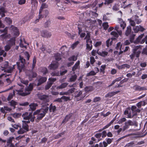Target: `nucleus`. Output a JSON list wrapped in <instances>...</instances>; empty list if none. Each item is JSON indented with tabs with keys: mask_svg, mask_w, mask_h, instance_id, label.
I'll return each mask as SVG.
<instances>
[{
	"mask_svg": "<svg viewBox=\"0 0 147 147\" xmlns=\"http://www.w3.org/2000/svg\"><path fill=\"white\" fill-rule=\"evenodd\" d=\"M55 60L58 61L61 59V55L59 53H56L55 55Z\"/></svg>",
	"mask_w": 147,
	"mask_h": 147,
	"instance_id": "46",
	"label": "nucleus"
},
{
	"mask_svg": "<svg viewBox=\"0 0 147 147\" xmlns=\"http://www.w3.org/2000/svg\"><path fill=\"white\" fill-rule=\"evenodd\" d=\"M65 33L69 38H70L71 39H73L74 37L75 36L74 35H72L70 33L67 32H65Z\"/></svg>",
	"mask_w": 147,
	"mask_h": 147,
	"instance_id": "63",
	"label": "nucleus"
},
{
	"mask_svg": "<svg viewBox=\"0 0 147 147\" xmlns=\"http://www.w3.org/2000/svg\"><path fill=\"white\" fill-rule=\"evenodd\" d=\"M49 14V11L47 9L45 10L39 9V17L40 18H46Z\"/></svg>",
	"mask_w": 147,
	"mask_h": 147,
	"instance_id": "9",
	"label": "nucleus"
},
{
	"mask_svg": "<svg viewBox=\"0 0 147 147\" xmlns=\"http://www.w3.org/2000/svg\"><path fill=\"white\" fill-rule=\"evenodd\" d=\"M86 49L88 51H90L92 48V41L90 40V42H86Z\"/></svg>",
	"mask_w": 147,
	"mask_h": 147,
	"instance_id": "23",
	"label": "nucleus"
},
{
	"mask_svg": "<svg viewBox=\"0 0 147 147\" xmlns=\"http://www.w3.org/2000/svg\"><path fill=\"white\" fill-rule=\"evenodd\" d=\"M22 128L27 131H29V126L28 124L22 122Z\"/></svg>",
	"mask_w": 147,
	"mask_h": 147,
	"instance_id": "39",
	"label": "nucleus"
},
{
	"mask_svg": "<svg viewBox=\"0 0 147 147\" xmlns=\"http://www.w3.org/2000/svg\"><path fill=\"white\" fill-rule=\"evenodd\" d=\"M136 145L135 142L134 141H131L129 143L127 144L124 146V147H132Z\"/></svg>",
	"mask_w": 147,
	"mask_h": 147,
	"instance_id": "37",
	"label": "nucleus"
},
{
	"mask_svg": "<svg viewBox=\"0 0 147 147\" xmlns=\"http://www.w3.org/2000/svg\"><path fill=\"white\" fill-rule=\"evenodd\" d=\"M129 111L128 114L127 115V117H126L127 118H132L133 117H132V111L131 110V109H130V108L129 109Z\"/></svg>",
	"mask_w": 147,
	"mask_h": 147,
	"instance_id": "59",
	"label": "nucleus"
},
{
	"mask_svg": "<svg viewBox=\"0 0 147 147\" xmlns=\"http://www.w3.org/2000/svg\"><path fill=\"white\" fill-rule=\"evenodd\" d=\"M80 42L79 41H77L73 43L71 46V48L73 49H74L77 46V45Z\"/></svg>",
	"mask_w": 147,
	"mask_h": 147,
	"instance_id": "51",
	"label": "nucleus"
},
{
	"mask_svg": "<svg viewBox=\"0 0 147 147\" xmlns=\"http://www.w3.org/2000/svg\"><path fill=\"white\" fill-rule=\"evenodd\" d=\"M91 34L90 32H88L87 33L86 35V36L84 39H86V42H90V40H91Z\"/></svg>",
	"mask_w": 147,
	"mask_h": 147,
	"instance_id": "32",
	"label": "nucleus"
},
{
	"mask_svg": "<svg viewBox=\"0 0 147 147\" xmlns=\"http://www.w3.org/2000/svg\"><path fill=\"white\" fill-rule=\"evenodd\" d=\"M49 110V107H46L45 108H41L37 110L33 113V116L36 115L37 119L41 120L45 116L46 113H47Z\"/></svg>",
	"mask_w": 147,
	"mask_h": 147,
	"instance_id": "1",
	"label": "nucleus"
},
{
	"mask_svg": "<svg viewBox=\"0 0 147 147\" xmlns=\"http://www.w3.org/2000/svg\"><path fill=\"white\" fill-rule=\"evenodd\" d=\"M113 42V38L109 39L106 41V45L107 47L112 45Z\"/></svg>",
	"mask_w": 147,
	"mask_h": 147,
	"instance_id": "40",
	"label": "nucleus"
},
{
	"mask_svg": "<svg viewBox=\"0 0 147 147\" xmlns=\"http://www.w3.org/2000/svg\"><path fill=\"white\" fill-rule=\"evenodd\" d=\"M98 51H97V54L103 57H105L108 54V53L107 52L102 51V52H98Z\"/></svg>",
	"mask_w": 147,
	"mask_h": 147,
	"instance_id": "36",
	"label": "nucleus"
},
{
	"mask_svg": "<svg viewBox=\"0 0 147 147\" xmlns=\"http://www.w3.org/2000/svg\"><path fill=\"white\" fill-rule=\"evenodd\" d=\"M41 36L43 37H50L51 36V32H48L47 30H42L41 32Z\"/></svg>",
	"mask_w": 147,
	"mask_h": 147,
	"instance_id": "14",
	"label": "nucleus"
},
{
	"mask_svg": "<svg viewBox=\"0 0 147 147\" xmlns=\"http://www.w3.org/2000/svg\"><path fill=\"white\" fill-rule=\"evenodd\" d=\"M102 2H103L102 0H95L93 3L92 6L93 7H95L97 4H98V3H101Z\"/></svg>",
	"mask_w": 147,
	"mask_h": 147,
	"instance_id": "41",
	"label": "nucleus"
},
{
	"mask_svg": "<svg viewBox=\"0 0 147 147\" xmlns=\"http://www.w3.org/2000/svg\"><path fill=\"white\" fill-rule=\"evenodd\" d=\"M131 110L132 111V117H133L136 116L137 115L138 113H140V110L138 108H137L136 106H132L131 107Z\"/></svg>",
	"mask_w": 147,
	"mask_h": 147,
	"instance_id": "11",
	"label": "nucleus"
},
{
	"mask_svg": "<svg viewBox=\"0 0 147 147\" xmlns=\"http://www.w3.org/2000/svg\"><path fill=\"white\" fill-rule=\"evenodd\" d=\"M126 119L125 118H122L119 120V121H118V123L119 124H121L123 122H125L126 121Z\"/></svg>",
	"mask_w": 147,
	"mask_h": 147,
	"instance_id": "64",
	"label": "nucleus"
},
{
	"mask_svg": "<svg viewBox=\"0 0 147 147\" xmlns=\"http://www.w3.org/2000/svg\"><path fill=\"white\" fill-rule=\"evenodd\" d=\"M105 140L106 142L104 141L99 143V147H107L108 144H110L112 142L113 138H106Z\"/></svg>",
	"mask_w": 147,
	"mask_h": 147,
	"instance_id": "7",
	"label": "nucleus"
},
{
	"mask_svg": "<svg viewBox=\"0 0 147 147\" xmlns=\"http://www.w3.org/2000/svg\"><path fill=\"white\" fill-rule=\"evenodd\" d=\"M48 5L45 3H43L42 4L40 9V10H43V9L47 8L48 7Z\"/></svg>",
	"mask_w": 147,
	"mask_h": 147,
	"instance_id": "52",
	"label": "nucleus"
},
{
	"mask_svg": "<svg viewBox=\"0 0 147 147\" xmlns=\"http://www.w3.org/2000/svg\"><path fill=\"white\" fill-rule=\"evenodd\" d=\"M84 90L86 93L91 92L93 90V87L92 86H86Z\"/></svg>",
	"mask_w": 147,
	"mask_h": 147,
	"instance_id": "27",
	"label": "nucleus"
},
{
	"mask_svg": "<svg viewBox=\"0 0 147 147\" xmlns=\"http://www.w3.org/2000/svg\"><path fill=\"white\" fill-rule=\"evenodd\" d=\"M119 92V91H117L115 92H109L108 94L105 95V97L106 98L111 97L118 93Z\"/></svg>",
	"mask_w": 147,
	"mask_h": 147,
	"instance_id": "22",
	"label": "nucleus"
},
{
	"mask_svg": "<svg viewBox=\"0 0 147 147\" xmlns=\"http://www.w3.org/2000/svg\"><path fill=\"white\" fill-rule=\"evenodd\" d=\"M140 55V52L138 51L136 53L133 51V53L129 55L130 59L132 60H133L135 57L136 58H138Z\"/></svg>",
	"mask_w": 147,
	"mask_h": 147,
	"instance_id": "18",
	"label": "nucleus"
},
{
	"mask_svg": "<svg viewBox=\"0 0 147 147\" xmlns=\"http://www.w3.org/2000/svg\"><path fill=\"white\" fill-rule=\"evenodd\" d=\"M11 106L13 107L14 108H16V106L17 105V102L13 100H12L10 102Z\"/></svg>",
	"mask_w": 147,
	"mask_h": 147,
	"instance_id": "49",
	"label": "nucleus"
},
{
	"mask_svg": "<svg viewBox=\"0 0 147 147\" xmlns=\"http://www.w3.org/2000/svg\"><path fill=\"white\" fill-rule=\"evenodd\" d=\"M6 53L5 52L4 50H2L0 51V56L3 55V56L5 57L6 56Z\"/></svg>",
	"mask_w": 147,
	"mask_h": 147,
	"instance_id": "58",
	"label": "nucleus"
},
{
	"mask_svg": "<svg viewBox=\"0 0 147 147\" xmlns=\"http://www.w3.org/2000/svg\"><path fill=\"white\" fill-rule=\"evenodd\" d=\"M131 27L129 26L127 27V30L125 31V34L126 36H128L129 35H130L131 33Z\"/></svg>",
	"mask_w": 147,
	"mask_h": 147,
	"instance_id": "28",
	"label": "nucleus"
},
{
	"mask_svg": "<svg viewBox=\"0 0 147 147\" xmlns=\"http://www.w3.org/2000/svg\"><path fill=\"white\" fill-rule=\"evenodd\" d=\"M33 88V84L32 83H30L28 86L25 89V92H23L22 91L19 90L18 91V93L20 95L22 96H25L30 94Z\"/></svg>",
	"mask_w": 147,
	"mask_h": 147,
	"instance_id": "2",
	"label": "nucleus"
},
{
	"mask_svg": "<svg viewBox=\"0 0 147 147\" xmlns=\"http://www.w3.org/2000/svg\"><path fill=\"white\" fill-rule=\"evenodd\" d=\"M130 125H134L136 127L138 126V123L136 121L133 122L132 121L129 120L124 123V125L123 127V131H124L129 128Z\"/></svg>",
	"mask_w": 147,
	"mask_h": 147,
	"instance_id": "5",
	"label": "nucleus"
},
{
	"mask_svg": "<svg viewBox=\"0 0 147 147\" xmlns=\"http://www.w3.org/2000/svg\"><path fill=\"white\" fill-rule=\"evenodd\" d=\"M106 67V65L105 64L102 65L101 66V68L100 69V73L104 74L105 73V70Z\"/></svg>",
	"mask_w": 147,
	"mask_h": 147,
	"instance_id": "44",
	"label": "nucleus"
},
{
	"mask_svg": "<svg viewBox=\"0 0 147 147\" xmlns=\"http://www.w3.org/2000/svg\"><path fill=\"white\" fill-rule=\"evenodd\" d=\"M59 66V63L57 62H52L49 65L50 69H57Z\"/></svg>",
	"mask_w": 147,
	"mask_h": 147,
	"instance_id": "15",
	"label": "nucleus"
},
{
	"mask_svg": "<svg viewBox=\"0 0 147 147\" xmlns=\"http://www.w3.org/2000/svg\"><path fill=\"white\" fill-rule=\"evenodd\" d=\"M11 46L9 45V44L7 45L4 47L5 50L6 51H9L11 49Z\"/></svg>",
	"mask_w": 147,
	"mask_h": 147,
	"instance_id": "61",
	"label": "nucleus"
},
{
	"mask_svg": "<svg viewBox=\"0 0 147 147\" xmlns=\"http://www.w3.org/2000/svg\"><path fill=\"white\" fill-rule=\"evenodd\" d=\"M15 91L13 90V92L10 93L9 94L7 98V100L8 101L10 100L12 98L13 96L15 95Z\"/></svg>",
	"mask_w": 147,
	"mask_h": 147,
	"instance_id": "38",
	"label": "nucleus"
},
{
	"mask_svg": "<svg viewBox=\"0 0 147 147\" xmlns=\"http://www.w3.org/2000/svg\"><path fill=\"white\" fill-rule=\"evenodd\" d=\"M78 59L77 56H75L73 55L68 58V60L69 61H76Z\"/></svg>",
	"mask_w": 147,
	"mask_h": 147,
	"instance_id": "35",
	"label": "nucleus"
},
{
	"mask_svg": "<svg viewBox=\"0 0 147 147\" xmlns=\"http://www.w3.org/2000/svg\"><path fill=\"white\" fill-rule=\"evenodd\" d=\"M5 20L6 22L9 24L10 25L11 24L12 21V20L9 18L6 17Z\"/></svg>",
	"mask_w": 147,
	"mask_h": 147,
	"instance_id": "54",
	"label": "nucleus"
},
{
	"mask_svg": "<svg viewBox=\"0 0 147 147\" xmlns=\"http://www.w3.org/2000/svg\"><path fill=\"white\" fill-rule=\"evenodd\" d=\"M102 26L103 27L104 30H107L109 27L108 23L107 22H104L102 24Z\"/></svg>",
	"mask_w": 147,
	"mask_h": 147,
	"instance_id": "57",
	"label": "nucleus"
},
{
	"mask_svg": "<svg viewBox=\"0 0 147 147\" xmlns=\"http://www.w3.org/2000/svg\"><path fill=\"white\" fill-rule=\"evenodd\" d=\"M72 114L70 113L68 115H66L65 117L64 118L63 121H62V123H65L66 122L68 121L69 119L72 117Z\"/></svg>",
	"mask_w": 147,
	"mask_h": 147,
	"instance_id": "20",
	"label": "nucleus"
},
{
	"mask_svg": "<svg viewBox=\"0 0 147 147\" xmlns=\"http://www.w3.org/2000/svg\"><path fill=\"white\" fill-rule=\"evenodd\" d=\"M38 106L36 103H31L30 105V109L29 110H31L32 111L35 110L36 108V107Z\"/></svg>",
	"mask_w": 147,
	"mask_h": 147,
	"instance_id": "26",
	"label": "nucleus"
},
{
	"mask_svg": "<svg viewBox=\"0 0 147 147\" xmlns=\"http://www.w3.org/2000/svg\"><path fill=\"white\" fill-rule=\"evenodd\" d=\"M14 139V137H10L7 140V144H13L12 143V140Z\"/></svg>",
	"mask_w": 147,
	"mask_h": 147,
	"instance_id": "50",
	"label": "nucleus"
},
{
	"mask_svg": "<svg viewBox=\"0 0 147 147\" xmlns=\"http://www.w3.org/2000/svg\"><path fill=\"white\" fill-rule=\"evenodd\" d=\"M111 35H113L116 38H117L119 36V35L115 31H112L111 32Z\"/></svg>",
	"mask_w": 147,
	"mask_h": 147,
	"instance_id": "60",
	"label": "nucleus"
},
{
	"mask_svg": "<svg viewBox=\"0 0 147 147\" xmlns=\"http://www.w3.org/2000/svg\"><path fill=\"white\" fill-rule=\"evenodd\" d=\"M122 47V45H121V42H119L118 43L116 47V49L117 50L120 49V50H121Z\"/></svg>",
	"mask_w": 147,
	"mask_h": 147,
	"instance_id": "53",
	"label": "nucleus"
},
{
	"mask_svg": "<svg viewBox=\"0 0 147 147\" xmlns=\"http://www.w3.org/2000/svg\"><path fill=\"white\" fill-rule=\"evenodd\" d=\"M13 31L14 32V34L15 36H18L19 35L18 29L16 27H14L12 28Z\"/></svg>",
	"mask_w": 147,
	"mask_h": 147,
	"instance_id": "34",
	"label": "nucleus"
},
{
	"mask_svg": "<svg viewBox=\"0 0 147 147\" xmlns=\"http://www.w3.org/2000/svg\"><path fill=\"white\" fill-rule=\"evenodd\" d=\"M133 89L136 91H140L147 90L145 87H141L138 85H135L133 87Z\"/></svg>",
	"mask_w": 147,
	"mask_h": 147,
	"instance_id": "12",
	"label": "nucleus"
},
{
	"mask_svg": "<svg viewBox=\"0 0 147 147\" xmlns=\"http://www.w3.org/2000/svg\"><path fill=\"white\" fill-rule=\"evenodd\" d=\"M77 76L76 75L72 76L70 78L69 81L70 82H74L76 80Z\"/></svg>",
	"mask_w": 147,
	"mask_h": 147,
	"instance_id": "45",
	"label": "nucleus"
},
{
	"mask_svg": "<svg viewBox=\"0 0 147 147\" xmlns=\"http://www.w3.org/2000/svg\"><path fill=\"white\" fill-rule=\"evenodd\" d=\"M101 137L102 138H105L107 135V131L106 130H104L102 131V132L101 133Z\"/></svg>",
	"mask_w": 147,
	"mask_h": 147,
	"instance_id": "62",
	"label": "nucleus"
},
{
	"mask_svg": "<svg viewBox=\"0 0 147 147\" xmlns=\"http://www.w3.org/2000/svg\"><path fill=\"white\" fill-rule=\"evenodd\" d=\"M27 132L24 129L21 127L20 128V129L18 131V134H23L24 133Z\"/></svg>",
	"mask_w": 147,
	"mask_h": 147,
	"instance_id": "48",
	"label": "nucleus"
},
{
	"mask_svg": "<svg viewBox=\"0 0 147 147\" xmlns=\"http://www.w3.org/2000/svg\"><path fill=\"white\" fill-rule=\"evenodd\" d=\"M80 61H78L75 64L72 68V70L73 71H75L77 68L78 66L80 64Z\"/></svg>",
	"mask_w": 147,
	"mask_h": 147,
	"instance_id": "42",
	"label": "nucleus"
},
{
	"mask_svg": "<svg viewBox=\"0 0 147 147\" xmlns=\"http://www.w3.org/2000/svg\"><path fill=\"white\" fill-rule=\"evenodd\" d=\"M82 94V91L78 90L74 92V94H72L75 98H76V100L79 101L82 99V97L80 96Z\"/></svg>",
	"mask_w": 147,
	"mask_h": 147,
	"instance_id": "8",
	"label": "nucleus"
},
{
	"mask_svg": "<svg viewBox=\"0 0 147 147\" xmlns=\"http://www.w3.org/2000/svg\"><path fill=\"white\" fill-rule=\"evenodd\" d=\"M38 98L40 100L41 102L42 103L41 105L45 104V105L47 106L49 105V104L47 103L49 102V96L46 95H40L38 96ZM44 105H43V106Z\"/></svg>",
	"mask_w": 147,
	"mask_h": 147,
	"instance_id": "4",
	"label": "nucleus"
},
{
	"mask_svg": "<svg viewBox=\"0 0 147 147\" xmlns=\"http://www.w3.org/2000/svg\"><path fill=\"white\" fill-rule=\"evenodd\" d=\"M49 111L50 112H52L53 113H54L56 111V107L55 105H53V104L51 103L49 108Z\"/></svg>",
	"mask_w": 147,
	"mask_h": 147,
	"instance_id": "21",
	"label": "nucleus"
},
{
	"mask_svg": "<svg viewBox=\"0 0 147 147\" xmlns=\"http://www.w3.org/2000/svg\"><path fill=\"white\" fill-rule=\"evenodd\" d=\"M40 71L43 73L44 75H45L48 73V71L46 67H41L40 68Z\"/></svg>",
	"mask_w": 147,
	"mask_h": 147,
	"instance_id": "29",
	"label": "nucleus"
},
{
	"mask_svg": "<svg viewBox=\"0 0 147 147\" xmlns=\"http://www.w3.org/2000/svg\"><path fill=\"white\" fill-rule=\"evenodd\" d=\"M134 20L135 23H136L137 24H139L142 22L141 20L139 18V16L137 15H135Z\"/></svg>",
	"mask_w": 147,
	"mask_h": 147,
	"instance_id": "30",
	"label": "nucleus"
},
{
	"mask_svg": "<svg viewBox=\"0 0 147 147\" xmlns=\"http://www.w3.org/2000/svg\"><path fill=\"white\" fill-rule=\"evenodd\" d=\"M16 64H17L18 68L19 70V72H21L22 70H24V68L25 65L24 64H23L22 62H17Z\"/></svg>",
	"mask_w": 147,
	"mask_h": 147,
	"instance_id": "16",
	"label": "nucleus"
},
{
	"mask_svg": "<svg viewBox=\"0 0 147 147\" xmlns=\"http://www.w3.org/2000/svg\"><path fill=\"white\" fill-rule=\"evenodd\" d=\"M16 39L15 38H12L7 42V44L11 47L13 45H15Z\"/></svg>",
	"mask_w": 147,
	"mask_h": 147,
	"instance_id": "25",
	"label": "nucleus"
},
{
	"mask_svg": "<svg viewBox=\"0 0 147 147\" xmlns=\"http://www.w3.org/2000/svg\"><path fill=\"white\" fill-rule=\"evenodd\" d=\"M22 117L23 118V119L26 120H30V121L32 122L34 121L35 117L34 116H33L32 113H30L29 114L28 112H25L23 114Z\"/></svg>",
	"mask_w": 147,
	"mask_h": 147,
	"instance_id": "6",
	"label": "nucleus"
},
{
	"mask_svg": "<svg viewBox=\"0 0 147 147\" xmlns=\"http://www.w3.org/2000/svg\"><path fill=\"white\" fill-rule=\"evenodd\" d=\"M52 84V83L50 82H48L47 84L45 86V89L46 90L49 89L51 87Z\"/></svg>",
	"mask_w": 147,
	"mask_h": 147,
	"instance_id": "56",
	"label": "nucleus"
},
{
	"mask_svg": "<svg viewBox=\"0 0 147 147\" xmlns=\"http://www.w3.org/2000/svg\"><path fill=\"white\" fill-rule=\"evenodd\" d=\"M144 35V34H142L139 36L134 41V43H140L141 44H143L146 41V40L144 38L142 39L141 40L143 37Z\"/></svg>",
	"mask_w": 147,
	"mask_h": 147,
	"instance_id": "10",
	"label": "nucleus"
},
{
	"mask_svg": "<svg viewBox=\"0 0 147 147\" xmlns=\"http://www.w3.org/2000/svg\"><path fill=\"white\" fill-rule=\"evenodd\" d=\"M31 4L32 5V8L33 7L34 9H36L38 5V1L37 0H31Z\"/></svg>",
	"mask_w": 147,
	"mask_h": 147,
	"instance_id": "24",
	"label": "nucleus"
},
{
	"mask_svg": "<svg viewBox=\"0 0 147 147\" xmlns=\"http://www.w3.org/2000/svg\"><path fill=\"white\" fill-rule=\"evenodd\" d=\"M62 100H63L64 101H70L71 100L70 98V97L67 96H63L61 97Z\"/></svg>",
	"mask_w": 147,
	"mask_h": 147,
	"instance_id": "47",
	"label": "nucleus"
},
{
	"mask_svg": "<svg viewBox=\"0 0 147 147\" xmlns=\"http://www.w3.org/2000/svg\"><path fill=\"white\" fill-rule=\"evenodd\" d=\"M142 46L139 45L135 46L133 49V51L136 53L138 51L140 52V54L141 53V50Z\"/></svg>",
	"mask_w": 147,
	"mask_h": 147,
	"instance_id": "19",
	"label": "nucleus"
},
{
	"mask_svg": "<svg viewBox=\"0 0 147 147\" xmlns=\"http://www.w3.org/2000/svg\"><path fill=\"white\" fill-rule=\"evenodd\" d=\"M145 29L140 25L136 26L133 29L135 32L137 33L139 31L143 32Z\"/></svg>",
	"mask_w": 147,
	"mask_h": 147,
	"instance_id": "17",
	"label": "nucleus"
},
{
	"mask_svg": "<svg viewBox=\"0 0 147 147\" xmlns=\"http://www.w3.org/2000/svg\"><path fill=\"white\" fill-rule=\"evenodd\" d=\"M37 75V74L36 73L32 71L30 72V73L28 74L29 78L31 79L36 78Z\"/></svg>",
	"mask_w": 147,
	"mask_h": 147,
	"instance_id": "31",
	"label": "nucleus"
},
{
	"mask_svg": "<svg viewBox=\"0 0 147 147\" xmlns=\"http://www.w3.org/2000/svg\"><path fill=\"white\" fill-rule=\"evenodd\" d=\"M15 65L13 66H9L8 61H5L3 63L1 64V67L2 68L5 69V71L8 73H11L13 69H15Z\"/></svg>",
	"mask_w": 147,
	"mask_h": 147,
	"instance_id": "3",
	"label": "nucleus"
},
{
	"mask_svg": "<svg viewBox=\"0 0 147 147\" xmlns=\"http://www.w3.org/2000/svg\"><path fill=\"white\" fill-rule=\"evenodd\" d=\"M68 83L67 82L62 83L61 84L57 87V88L59 89H63L67 87Z\"/></svg>",
	"mask_w": 147,
	"mask_h": 147,
	"instance_id": "33",
	"label": "nucleus"
},
{
	"mask_svg": "<svg viewBox=\"0 0 147 147\" xmlns=\"http://www.w3.org/2000/svg\"><path fill=\"white\" fill-rule=\"evenodd\" d=\"M12 126L14 127L16 129H18V127L20 128L21 127V125L19 123L17 124H15L14 125L12 124L11 125Z\"/></svg>",
	"mask_w": 147,
	"mask_h": 147,
	"instance_id": "55",
	"label": "nucleus"
},
{
	"mask_svg": "<svg viewBox=\"0 0 147 147\" xmlns=\"http://www.w3.org/2000/svg\"><path fill=\"white\" fill-rule=\"evenodd\" d=\"M135 36V34H131L129 37V40L131 42H134V40Z\"/></svg>",
	"mask_w": 147,
	"mask_h": 147,
	"instance_id": "43",
	"label": "nucleus"
},
{
	"mask_svg": "<svg viewBox=\"0 0 147 147\" xmlns=\"http://www.w3.org/2000/svg\"><path fill=\"white\" fill-rule=\"evenodd\" d=\"M47 79V78L46 77L40 76V78L38 79V83L37 84V86H39L40 85L43 83L45 82L46 81Z\"/></svg>",
	"mask_w": 147,
	"mask_h": 147,
	"instance_id": "13",
	"label": "nucleus"
}]
</instances>
